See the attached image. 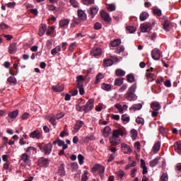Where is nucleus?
Wrapping results in <instances>:
<instances>
[{
    "instance_id": "1a4fd4ad",
    "label": "nucleus",
    "mask_w": 181,
    "mask_h": 181,
    "mask_svg": "<svg viewBox=\"0 0 181 181\" xmlns=\"http://www.w3.org/2000/svg\"><path fill=\"white\" fill-rule=\"evenodd\" d=\"M110 142L112 146H117V145L121 144V140L119 138L115 137V136H112V137L110 138Z\"/></svg>"
},
{
    "instance_id": "4c0bfd02",
    "label": "nucleus",
    "mask_w": 181,
    "mask_h": 181,
    "mask_svg": "<svg viewBox=\"0 0 181 181\" xmlns=\"http://www.w3.org/2000/svg\"><path fill=\"white\" fill-rule=\"evenodd\" d=\"M113 63L114 62L111 59H105L103 64L105 67H110V66H112Z\"/></svg>"
},
{
    "instance_id": "cd10ccee",
    "label": "nucleus",
    "mask_w": 181,
    "mask_h": 181,
    "mask_svg": "<svg viewBox=\"0 0 181 181\" xmlns=\"http://www.w3.org/2000/svg\"><path fill=\"white\" fill-rule=\"evenodd\" d=\"M131 138L133 141H135L138 136V131H136L135 129H133L130 132Z\"/></svg>"
},
{
    "instance_id": "ddd939ff",
    "label": "nucleus",
    "mask_w": 181,
    "mask_h": 181,
    "mask_svg": "<svg viewBox=\"0 0 181 181\" xmlns=\"http://www.w3.org/2000/svg\"><path fill=\"white\" fill-rule=\"evenodd\" d=\"M42 134L38 130H35L30 134V138L33 139H40Z\"/></svg>"
},
{
    "instance_id": "9d476101",
    "label": "nucleus",
    "mask_w": 181,
    "mask_h": 181,
    "mask_svg": "<svg viewBox=\"0 0 181 181\" xmlns=\"http://www.w3.org/2000/svg\"><path fill=\"white\" fill-rule=\"evenodd\" d=\"M100 16L103 21L105 22H107V23H110L111 22V16H110V13L105 12V11H101Z\"/></svg>"
},
{
    "instance_id": "de8ad7c7",
    "label": "nucleus",
    "mask_w": 181,
    "mask_h": 181,
    "mask_svg": "<svg viewBox=\"0 0 181 181\" xmlns=\"http://www.w3.org/2000/svg\"><path fill=\"white\" fill-rule=\"evenodd\" d=\"M134 81H135V76H134L133 74L127 75V81L129 83H134Z\"/></svg>"
},
{
    "instance_id": "864d4df0",
    "label": "nucleus",
    "mask_w": 181,
    "mask_h": 181,
    "mask_svg": "<svg viewBox=\"0 0 181 181\" xmlns=\"http://www.w3.org/2000/svg\"><path fill=\"white\" fill-rule=\"evenodd\" d=\"M134 148L137 152H139V151H141V143H139V141L135 142Z\"/></svg>"
},
{
    "instance_id": "f8f14e48",
    "label": "nucleus",
    "mask_w": 181,
    "mask_h": 181,
    "mask_svg": "<svg viewBox=\"0 0 181 181\" xmlns=\"http://www.w3.org/2000/svg\"><path fill=\"white\" fill-rule=\"evenodd\" d=\"M122 151L124 153H132V148L126 144L122 143L121 144Z\"/></svg>"
},
{
    "instance_id": "bb28decb",
    "label": "nucleus",
    "mask_w": 181,
    "mask_h": 181,
    "mask_svg": "<svg viewBox=\"0 0 181 181\" xmlns=\"http://www.w3.org/2000/svg\"><path fill=\"white\" fill-rule=\"evenodd\" d=\"M98 13V7L93 6L90 8V14L92 16V18L95 16V14Z\"/></svg>"
},
{
    "instance_id": "5fc2aeb1",
    "label": "nucleus",
    "mask_w": 181,
    "mask_h": 181,
    "mask_svg": "<svg viewBox=\"0 0 181 181\" xmlns=\"http://www.w3.org/2000/svg\"><path fill=\"white\" fill-rule=\"evenodd\" d=\"M127 88H128V85L124 84L119 89V93H124V91H125V90H127Z\"/></svg>"
},
{
    "instance_id": "f3484780",
    "label": "nucleus",
    "mask_w": 181,
    "mask_h": 181,
    "mask_svg": "<svg viewBox=\"0 0 181 181\" xmlns=\"http://www.w3.org/2000/svg\"><path fill=\"white\" fill-rule=\"evenodd\" d=\"M152 29V27L149 24H142L141 25V30L143 33H146L148 30H151Z\"/></svg>"
},
{
    "instance_id": "69168bd1",
    "label": "nucleus",
    "mask_w": 181,
    "mask_h": 181,
    "mask_svg": "<svg viewBox=\"0 0 181 181\" xmlns=\"http://www.w3.org/2000/svg\"><path fill=\"white\" fill-rule=\"evenodd\" d=\"M136 172H138V170L136 168H134L131 171V177H135L136 176Z\"/></svg>"
},
{
    "instance_id": "603ef678",
    "label": "nucleus",
    "mask_w": 181,
    "mask_h": 181,
    "mask_svg": "<svg viewBox=\"0 0 181 181\" xmlns=\"http://www.w3.org/2000/svg\"><path fill=\"white\" fill-rule=\"evenodd\" d=\"M136 124H141V125H144V124H145V120L144 119V118L138 117L136 119Z\"/></svg>"
},
{
    "instance_id": "49530a36",
    "label": "nucleus",
    "mask_w": 181,
    "mask_h": 181,
    "mask_svg": "<svg viewBox=\"0 0 181 181\" xmlns=\"http://www.w3.org/2000/svg\"><path fill=\"white\" fill-rule=\"evenodd\" d=\"M81 180L83 181H86L88 180V170H84L83 174L82 175V178Z\"/></svg>"
},
{
    "instance_id": "a211bd4d",
    "label": "nucleus",
    "mask_w": 181,
    "mask_h": 181,
    "mask_svg": "<svg viewBox=\"0 0 181 181\" xmlns=\"http://www.w3.org/2000/svg\"><path fill=\"white\" fill-rule=\"evenodd\" d=\"M69 23H70V20L69 19H62L59 21V27L60 28H67L69 26Z\"/></svg>"
},
{
    "instance_id": "338daca9",
    "label": "nucleus",
    "mask_w": 181,
    "mask_h": 181,
    "mask_svg": "<svg viewBox=\"0 0 181 181\" xmlns=\"http://www.w3.org/2000/svg\"><path fill=\"white\" fill-rule=\"evenodd\" d=\"M103 25H101V23H96L94 25V28L95 29V30H99V29H101Z\"/></svg>"
},
{
    "instance_id": "ea45409f",
    "label": "nucleus",
    "mask_w": 181,
    "mask_h": 181,
    "mask_svg": "<svg viewBox=\"0 0 181 181\" xmlns=\"http://www.w3.org/2000/svg\"><path fill=\"white\" fill-rule=\"evenodd\" d=\"M47 119L52 125H54V127H56L57 125V122H56V117H48Z\"/></svg>"
},
{
    "instance_id": "c9c22d12",
    "label": "nucleus",
    "mask_w": 181,
    "mask_h": 181,
    "mask_svg": "<svg viewBox=\"0 0 181 181\" xmlns=\"http://www.w3.org/2000/svg\"><path fill=\"white\" fill-rule=\"evenodd\" d=\"M62 48L60 47V46H57L55 48L52 49L51 54L54 56V54H57V53H59V52H60Z\"/></svg>"
},
{
    "instance_id": "8fccbe9b",
    "label": "nucleus",
    "mask_w": 181,
    "mask_h": 181,
    "mask_svg": "<svg viewBox=\"0 0 181 181\" xmlns=\"http://www.w3.org/2000/svg\"><path fill=\"white\" fill-rule=\"evenodd\" d=\"M115 173H116L117 176L118 177H119L120 179H122V177L125 176V173L121 170L119 171H117Z\"/></svg>"
},
{
    "instance_id": "72a5a7b5",
    "label": "nucleus",
    "mask_w": 181,
    "mask_h": 181,
    "mask_svg": "<svg viewBox=\"0 0 181 181\" xmlns=\"http://www.w3.org/2000/svg\"><path fill=\"white\" fill-rule=\"evenodd\" d=\"M149 16V14L146 12H143L140 14V21L141 22H144V21H146L148 19V17Z\"/></svg>"
},
{
    "instance_id": "c85d7f7f",
    "label": "nucleus",
    "mask_w": 181,
    "mask_h": 181,
    "mask_svg": "<svg viewBox=\"0 0 181 181\" xmlns=\"http://www.w3.org/2000/svg\"><path fill=\"white\" fill-rule=\"evenodd\" d=\"M46 30H47L46 25H42L40 27V30L38 33L39 36H43V35H45V33H46Z\"/></svg>"
},
{
    "instance_id": "79ce46f5",
    "label": "nucleus",
    "mask_w": 181,
    "mask_h": 181,
    "mask_svg": "<svg viewBox=\"0 0 181 181\" xmlns=\"http://www.w3.org/2000/svg\"><path fill=\"white\" fill-rule=\"evenodd\" d=\"M158 162H159V159H158V158H156L152 160L150 162V166H151V168H153V167H155V166L157 165V164L158 163Z\"/></svg>"
},
{
    "instance_id": "f03ea898",
    "label": "nucleus",
    "mask_w": 181,
    "mask_h": 181,
    "mask_svg": "<svg viewBox=\"0 0 181 181\" xmlns=\"http://www.w3.org/2000/svg\"><path fill=\"white\" fill-rule=\"evenodd\" d=\"M39 149L44 152L45 155H50L53 146L51 143H48L44 146L43 143L38 146Z\"/></svg>"
},
{
    "instance_id": "5701e85b",
    "label": "nucleus",
    "mask_w": 181,
    "mask_h": 181,
    "mask_svg": "<svg viewBox=\"0 0 181 181\" xmlns=\"http://www.w3.org/2000/svg\"><path fill=\"white\" fill-rule=\"evenodd\" d=\"M141 168L143 169V175H146V173H148V168H146V165L144 159L141 160Z\"/></svg>"
},
{
    "instance_id": "0eeeda50",
    "label": "nucleus",
    "mask_w": 181,
    "mask_h": 181,
    "mask_svg": "<svg viewBox=\"0 0 181 181\" xmlns=\"http://www.w3.org/2000/svg\"><path fill=\"white\" fill-rule=\"evenodd\" d=\"M98 170L99 173H103L105 170V167L100 164L95 165L92 168V172H97Z\"/></svg>"
},
{
    "instance_id": "c03bdc74",
    "label": "nucleus",
    "mask_w": 181,
    "mask_h": 181,
    "mask_svg": "<svg viewBox=\"0 0 181 181\" xmlns=\"http://www.w3.org/2000/svg\"><path fill=\"white\" fill-rule=\"evenodd\" d=\"M175 149L178 153H181V144L179 142H177L175 144Z\"/></svg>"
},
{
    "instance_id": "aec40b11",
    "label": "nucleus",
    "mask_w": 181,
    "mask_h": 181,
    "mask_svg": "<svg viewBox=\"0 0 181 181\" xmlns=\"http://www.w3.org/2000/svg\"><path fill=\"white\" fill-rule=\"evenodd\" d=\"M52 90L57 93H60L64 90V85H57L52 86Z\"/></svg>"
},
{
    "instance_id": "2eb2a0df",
    "label": "nucleus",
    "mask_w": 181,
    "mask_h": 181,
    "mask_svg": "<svg viewBox=\"0 0 181 181\" xmlns=\"http://www.w3.org/2000/svg\"><path fill=\"white\" fill-rule=\"evenodd\" d=\"M101 48H93L90 52V54L91 56H93V57H97V56H100L101 54Z\"/></svg>"
},
{
    "instance_id": "0e129e2a",
    "label": "nucleus",
    "mask_w": 181,
    "mask_h": 181,
    "mask_svg": "<svg viewBox=\"0 0 181 181\" xmlns=\"http://www.w3.org/2000/svg\"><path fill=\"white\" fill-rule=\"evenodd\" d=\"M25 151L27 152V153H30L31 151H36V148H35L33 146H30L25 148Z\"/></svg>"
},
{
    "instance_id": "e2e57ef3",
    "label": "nucleus",
    "mask_w": 181,
    "mask_h": 181,
    "mask_svg": "<svg viewBox=\"0 0 181 181\" xmlns=\"http://www.w3.org/2000/svg\"><path fill=\"white\" fill-rule=\"evenodd\" d=\"M85 5H91L94 4V0H83Z\"/></svg>"
},
{
    "instance_id": "774afa93",
    "label": "nucleus",
    "mask_w": 181,
    "mask_h": 181,
    "mask_svg": "<svg viewBox=\"0 0 181 181\" xmlns=\"http://www.w3.org/2000/svg\"><path fill=\"white\" fill-rule=\"evenodd\" d=\"M30 115L28 112H25L23 114V115L21 116V119H28V118H29Z\"/></svg>"
},
{
    "instance_id": "f704fd0d",
    "label": "nucleus",
    "mask_w": 181,
    "mask_h": 181,
    "mask_svg": "<svg viewBox=\"0 0 181 181\" xmlns=\"http://www.w3.org/2000/svg\"><path fill=\"white\" fill-rule=\"evenodd\" d=\"M107 9H108V11H110V12H114V11L117 9V7L115 6V4H107Z\"/></svg>"
},
{
    "instance_id": "4be33fe9",
    "label": "nucleus",
    "mask_w": 181,
    "mask_h": 181,
    "mask_svg": "<svg viewBox=\"0 0 181 181\" xmlns=\"http://www.w3.org/2000/svg\"><path fill=\"white\" fill-rule=\"evenodd\" d=\"M141 109H142V104L141 103L134 104L129 108L131 111H138Z\"/></svg>"
},
{
    "instance_id": "7c9ffc66",
    "label": "nucleus",
    "mask_w": 181,
    "mask_h": 181,
    "mask_svg": "<svg viewBox=\"0 0 181 181\" xmlns=\"http://www.w3.org/2000/svg\"><path fill=\"white\" fill-rule=\"evenodd\" d=\"M77 88L79 90V94L81 95H84L86 91L84 90V87L83 86V83H78Z\"/></svg>"
},
{
    "instance_id": "a19ab883",
    "label": "nucleus",
    "mask_w": 181,
    "mask_h": 181,
    "mask_svg": "<svg viewBox=\"0 0 181 181\" xmlns=\"http://www.w3.org/2000/svg\"><path fill=\"white\" fill-rule=\"evenodd\" d=\"M104 78V75L103 74L100 73L96 76V80L95 81V84H98V83H100V80H103Z\"/></svg>"
},
{
    "instance_id": "6ab92c4d",
    "label": "nucleus",
    "mask_w": 181,
    "mask_h": 181,
    "mask_svg": "<svg viewBox=\"0 0 181 181\" xmlns=\"http://www.w3.org/2000/svg\"><path fill=\"white\" fill-rule=\"evenodd\" d=\"M16 43H12L9 47H8V52L10 54H15L16 53Z\"/></svg>"
},
{
    "instance_id": "6e6d98bb",
    "label": "nucleus",
    "mask_w": 181,
    "mask_h": 181,
    "mask_svg": "<svg viewBox=\"0 0 181 181\" xmlns=\"http://www.w3.org/2000/svg\"><path fill=\"white\" fill-rule=\"evenodd\" d=\"M70 4L74 8H78V2H77L76 0H70Z\"/></svg>"
},
{
    "instance_id": "f257e3e1",
    "label": "nucleus",
    "mask_w": 181,
    "mask_h": 181,
    "mask_svg": "<svg viewBox=\"0 0 181 181\" xmlns=\"http://www.w3.org/2000/svg\"><path fill=\"white\" fill-rule=\"evenodd\" d=\"M136 91V83L131 86L127 93H126V98L128 101H136L138 98L136 95H135V92Z\"/></svg>"
},
{
    "instance_id": "6e6552de",
    "label": "nucleus",
    "mask_w": 181,
    "mask_h": 181,
    "mask_svg": "<svg viewBox=\"0 0 181 181\" xmlns=\"http://www.w3.org/2000/svg\"><path fill=\"white\" fill-rule=\"evenodd\" d=\"M18 115L19 111L18 110L8 112V122L13 121V119H15Z\"/></svg>"
},
{
    "instance_id": "09e8293b",
    "label": "nucleus",
    "mask_w": 181,
    "mask_h": 181,
    "mask_svg": "<svg viewBox=\"0 0 181 181\" xmlns=\"http://www.w3.org/2000/svg\"><path fill=\"white\" fill-rule=\"evenodd\" d=\"M81 81H84V76L81 75L76 76L77 86H78V83L81 84Z\"/></svg>"
},
{
    "instance_id": "9b49d317",
    "label": "nucleus",
    "mask_w": 181,
    "mask_h": 181,
    "mask_svg": "<svg viewBox=\"0 0 181 181\" xmlns=\"http://www.w3.org/2000/svg\"><path fill=\"white\" fill-rule=\"evenodd\" d=\"M38 165L41 168H47L49 166V160L42 158L38 160Z\"/></svg>"
},
{
    "instance_id": "58836bf2",
    "label": "nucleus",
    "mask_w": 181,
    "mask_h": 181,
    "mask_svg": "<svg viewBox=\"0 0 181 181\" xmlns=\"http://www.w3.org/2000/svg\"><path fill=\"white\" fill-rule=\"evenodd\" d=\"M102 89L105 91H110L111 90V85L108 83H102Z\"/></svg>"
},
{
    "instance_id": "412c9836",
    "label": "nucleus",
    "mask_w": 181,
    "mask_h": 181,
    "mask_svg": "<svg viewBox=\"0 0 181 181\" xmlns=\"http://www.w3.org/2000/svg\"><path fill=\"white\" fill-rule=\"evenodd\" d=\"M83 125H84V122H83V121L76 122V124H75V126L74 127V132H78V131H80V128H81V127H83Z\"/></svg>"
},
{
    "instance_id": "2f4dec72",
    "label": "nucleus",
    "mask_w": 181,
    "mask_h": 181,
    "mask_svg": "<svg viewBox=\"0 0 181 181\" xmlns=\"http://www.w3.org/2000/svg\"><path fill=\"white\" fill-rule=\"evenodd\" d=\"M112 47H117V46H119L121 45V40L119 39L114 40L110 42Z\"/></svg>"
},
{
    "instance_id": "c756f323",
    "label": "nucleus",
    "mask_w": 181,
    "mask_h": 181,
    "mask_svg": "<svg viewBox=\"0 0 181 181\" xmlns=\"http://www.w3.org/2000/svg\"><path fill=\"white\" fill-rule=\"evenodd\" d=\"M122 121H123L124 124H128V122L131 121V117H129V115H128L127 114L122 115Z\"/></svg>"
},
{
    "instance_id": "dca6fc26",
    "label": "nucleus",
    "mask_w": 181,
    "mask_h": 181,
    "mask_svg": "<svg viewBox=\"0 0 181 181\" xmlns=\"http://www.w3.org/2000/svg\"><path fill=\"white\" fill-rule=\"evenodd\" d=\"M103 135L105 138H108L110 134H111V128L108 126H106L103 130Z\"/></svg>"
},
{
    "instance_id": "7ed1b4c3",
    "label": "nucleus",
    "mask_w": 181,
    "mask_h": 181,
    "mask_svg": "<svg viewBox=\"0 0 181 181\" xmlns=\"http://www.w3.org/2000/svg\"><path fill=\"white\" fill-rule=\"evenodd\" d=\"M163 28L165 32H170L172 30V23H170V21L168 18L166 16L163 17Z\"/></svg>"
},
{
    "instance_id": "20e7f679",
    "label": "nucleus",
    "mask_w": 181,
    "mask_h": 181,
    "mask_svg": "<svg viewBox=\"0 0 181 181\" xmlns=\"http://www.w3.org/2000/svg\"><path fill=\"white\" fill-rule=\"evenodd\" d=\"M94 108V99H89L87 103L83 105V109L85 112H88V111H91Z\"/></svg>"
},
{
    "instance_id": "4468645a",
    "label": "nucleus",
    "mask_w": 181,
    "mask_h": 181,
    "mask_svg": "<svg viewBox=\"0 0 181 181\" xmlns=\"http://www.w3.org/2000/svg\"><path fill=\"white\" fill-rule=\"evenodd\" d=\"M112 136L119 139V136H124V131L121 129H115L112 132Z\"/></svg>"
},
{
    "instance_id": "393cba45",
    "label": "nucleus",
    "mask_w": 181,
    "mask_h": 181,
    "mask_svg": "<svg viewBox=\"0 0 181 181\" xmlns=\"http://www.w3.org/2000/svg\"><path fill=\"white\" fill-rule=\"evenodd\" d=\"M160 150V142L158 141L156 144H154L153 146V151L154 153H158L159 151Z\"/></svg>"
},
{
    "instance_id": "b1692460",
    "label": "nucleus",
    "mask_w": 181,
    "mask_h": 181,
    "mask_svg": "<svg viewBox=\"0 0 181 181\" xmlns=\"http://www.w3.org/2000/svg\"><path fill=\"white\" fill-rule=\"evenodd\" d=\"M151 107L153 111H159L160 110V105L158 102H153Z\"/></svg>"
},
{
    "instance_id": "052dcab7",
    "label": "nucleus",
    "mask_w": 181,
    "mask_h": 181,
    "mask_svg": "<svg viewBox=\"0 0 181 181\" xmlns=\"http://www.w3.org/2000/svg\"><path fill=\"white\" fill-rule=\"evenodd\" d=\"M76 46H77V44L76 42L71 43L69 47L70 52H73V50H74V49H76Z\"/></svg>"
},
{
    "instance_id": "39448f33",
    "label": "nucleus",
    "mask_w": 181,
    "mask_h": 181,
    "mask_svg": "<svg viewBox=\"0 0 181 181\" xmlns=\"http://www.w3.org/2000/svg\"><path fill=\"white\" fill-rule=\"evenodd\" d=\"M21 160L23 163H21V166H26V165L29 164V160H30V156L28 155V153H24L21 155Z\"/></svg>"
},
{
    "instance_id": "a878e982",
    "label": "nucleus",
    "mask_w": 181,
    "mask_h": 181,
    "mask_svg": "<svg viewBox=\"0 0 181 181\" xmlns=\"http://www.w3.org/2000/svg\"><path fill=\"white\" fill-rule=\"evenodd\" d=\"M78 16L81 21H86L87 19V15L81 10L78 11Z\"/></svg>"
},
{
    "instance_id": "a18cd8bd",
    "label": "nucleus",
    "mask_w": 181,
    "mask_h": 181,
    "mask_svg": "<svg viewBox=\"0 0 181 181\" xmlns=\"http://www.w3.org/2000/svg\"><path fill=\"white\" fill-rule=\"evenodd\" d=\"M78 160L79 165H84V156L79 154L78 156Z\"/></svg>"
},
{
    "instance_id": "37998d69",
    "label": "nucleus",
    "mask_w": 181,
    "mask_h": 181,
    "mask_svg": "<svg viewBox=\"0 0 181 181\" xmlns=\"http://www.w3.org/2000/svg\"><path fill=\"white\" fill-rule=\"evenodd\" d=\"M153 12L156 16H162V11L159 8H154L153 9Z\"/></svg>"
},
{
    "instance_id": "423d86ee",
    "label": "nucleus",
    "mask_w": 181,
    "mask_h": 181,
    "mask_svg": "<svg viewBox=\"0 0 181 181\" xmlns=\"http://www.w3.org/2000/svg\"><path fill=\"white\" fill-rule=\"evenodd\" d=\"M151 57L153 60H159L160 59V51L158 48H155L151 52Z\"/></svg>"
},
{
    "instance_id": "e433bc0d",
    "label": "nucleus",
    "mask_w": 181,
    "mask_h": 181,
    "mask_svg": "<svg viewBox=\"0 0 181 181\" xmlns=\"http://www.w3.org/2000/svg\"><path fill=\"white\" fill-rule=\"evenodd\" d=\"M115 73H116V76H117L118 77H123V76L125 75V71L122 69H117L115 71Z\"/></svg>"
},
{
    "instance_id": "4d7b16f0",
    "label": "nucleus",
    "mask_w": 181,
    "mask_h": 181,
    "mask_svg": "<svg viewBox=\"0 0 181 181\" xmlns=\"http://www.w3.org/2000/svg\"><path fill=\"white\" fill-rule=\"evenodd\" d=\"M168 174L166 173H163L161 177H160V181H168Z\"/></svg>"
},
{
    "instance_id": "680f3d73",
    "label": "nucleus",
    "mask_w": 181,
    "mask_h": 181,
    "mask_svg": "<svg viewBox=\"0 0 181 181\" xmlns=\"http://www.w3.org/2000/svg\"><path fill=\"white\" fill-rule=\"evenodd\" d=\"M47 8L48 9V11H56V6L52 4L47 5Z\"/></svg>"
},
{
    "instance_id": "bf43d9fd",
    "label": "nucleus",
    "mask_w": 181,
    "mask_h": 181,
    "mask_svg": "<svg viewBox=\"0 0 181 181\" xmlns=\"http://www.w3.org/2000/svg\"><path fill=\"white\" fill-rule=\"evenodd\" d=\"M115 108H117L119 111V112H120V114H122L123 112V109H122V105H121V104H116L115 105Z\"/></svg>"
},
{
    "instance_id": "3c124183",
    "label": "nucleus",
    "mask_w": 181,
    "mask_h": 181,
    "mask_svg": "<svg viewBox=\"0 0 181 181\" xmlns=\"http://www.w3.org/2000/svg\"><path fill=\"white\" fill-rule=\"evenodd\" d=\"M124 50L125 48L124 47V46H121L120 47L116 49L115 53H116L117 54H119L120 53H122V52H124Z\"/></svg>"
},
{
    "instance_id": "473e14b6",
    "label": "nucleus",
    "mask_w": 181,
    "mask_h": 181,
    "mask_svg": "<svg viewBox=\"0 0 181 181\" xmlns=\"http://www.w3.org/2000/svg\"><path fill=\"white\" fill-rule=\"evenodd\" d=\"M124 84V78H117L115 81V86H122Z\"/></svg>"
},
{
    "instance_id": "13d9d810",
    "label": "nucleus",
    "mask_w": 181,
    "mask_h": 181,
    "mask_svg": "<svg viewBox=\"0 0 181 181\" xmlns=\"http://www.w3.org/2000/svg\"><path fill=\"white\" fill-rule=\"evenodd\" d=\"M127 29L128 32H129V33H134V32L136 31V28H135L134 27H132V26H127Z\"/></svg>"
}]
</instances>
